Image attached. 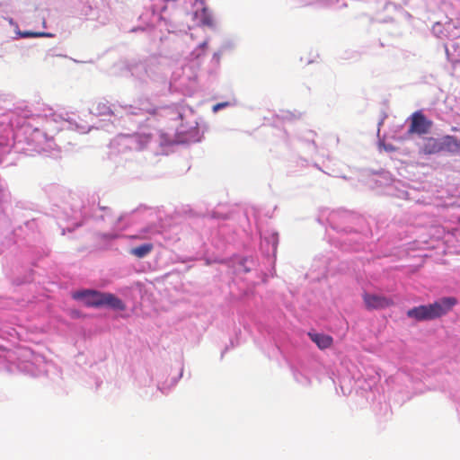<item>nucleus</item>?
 I'll return each instance as SVG.
<instances>
[{
  "label": "nucleus",
  "instance_id": "obj_1",
  "mask_svg": "<svg viewBox=\"0 0 460 460\" xmlns=\"http://www.w3.org/2000/svg\"><path fill=\"white\" fill-rule=\"evenodd\" d=\"M455 297H443L429 305H422L409 309L406 315L418 322L430 321L446 315L456 305Z\"/></svg>",
  "mask_w": 460,
  "mask_h": 460
},
{
  "label": "nucleus",
  "instance_id": "obj_2",
  "mask_svg": "<svg viewBox=\"0 0 460 460\" xmlns=\"http://www.w3.org/2000/svg\"><path fill=\"white\" fill-rule=\"evenodd\" d=\"M411 124L408 128V134L424 135L429 132L432 127V121L428 119L421 111H415L411 114Z\"/></svg>",
  "mask_w": 460,
  "mask_h": 460
},
{
  "label": "nucleus",
  "instance_id": "obj_3",
  "mask_svg": "<svg viewBox=\"0 0 460 460\" xmlns=\"http://www.w3.org/2000/svg\"><path fill=\"white\" fill-rule=\"evenodd\" d=\"M362 298L367 310H381L394 304L392 298L377 294L364 293Z\"/></svg>",
  "mask_w": 460,
  "mask_h": 460
},
{
  "label": "nucleus",
  "instance_id": "obj_4",
  "mask_svg": "<svg viewBox=\"0 0 460 460\" xmlns=\"http://www.w3.org/2000/svg\"><path fill=\"white\" fill-rule=\"evenodd\" d=\"M75 299L84 300L85 305L88 306H102V300L103 297V293L86 289L83 291L76 292L73 295Z\"/></svg>",
  "mask_w": 460,
  "mask_h": 460
},
{
  "label": "nucleus",
  "instance_id": "obj_5",
  "mask_svg": "<svg viewBox=\"0 0 460 460\" xmlns=\"http://www.w3.org/2000/svg\"><path fill=\"white\" fill-rule=\"evenodd\" d=\"M442 152L440 140L434 137H426L420 147V153L423 155H434Z\"/></svg>",
  "mask_w": 460,
  "mask_h": 460
},
{
  "label": "nucleus",
  "instance_id": "obj_6",
  "mask_svg": "<svg viewBox=\"0 0 460 460\" xmlns=\"http://www.w3.org/2000/svg\"><path fill=\"white\" fill-rule=\"evenodd\" d=\"M308 336L320 349L330 348L333 343L332 336L323 333L308 332Z\"/></svg>",
  "mask_w": 460,
  "mask_h": 460
},
{
  "label": "nucleus",
  "instance_id": "obj_7",
  "mask_svg": "<svg viewBox=\"0 0 460 460\" xmlns=\"http://www.w3.org/2000/svg\"><path fill=\"white\" fill-rule=\"evenodd\" d=\"M442 151L457 153L460 149V140L454 136H446L440 140Z\"/></svg>",
  "mask_w": 460,
  "mask_h": 460
},
{
  "label": "nucleus",
  "instance_id": "obj_8",
  "mask_svg": "<svg viewBox=\"0 0 460 460\" xmlns=\"http://www.w3.org/2000/svg\"><path fill=\"white\" fill-rule=\"evenodd\" d=\"M102 305H108L117 310H124L125 308L124 303L119 298H118L117 296L111 293H103Z\"/></svg>",
  "mask_w": 460,
  "mask_h": 460
},
{
  "label": "nucleus",
  "instance_id": "obj_9",
  "mask_svg": "<svg viewBox=\"0 0 460 460\" xmlns=\"http://www.w3.org/2000/svg\"><path fill=\"white\" fill-rule=\"evenodd\" d=\"M153 250V243H146L130 249L129 253L138 259H142L147 256Z\"/></svg>",
  "mask_w": 460,
  "mask_h": 460
},
{
  "label": "nucleus",
  "instance_id": "obj_10",
  "mask_svg": "<svg viewBox=\"0 0 460 460\" xmlns=\"http://www.w3.org/2000/svg\"><path fill=\"white\" fill-rule=\"evenodd\" d=\"M229 105V103L227 102H219V103H217L213 106L212 110L214 112H217L219 110L223 109V108H226Z\"/></svg>",
  "mask_w": 460,
  "mask_h": 460
},
{
  "label": "nucleus",
  "instance_id": "obj_11",
  "mask_svg": "<svg viewBox=\"0 0 460 460\" xmlns=\"http://www.w3.org/2000/svg\"><path fill=\"white\" fill-rule=\"evenodd\" d=\"M23 37H38V36H42L43 33H33V32H23L22 34Z\"/></svg>",
  "mask_w": 460,
  "mask_h": 460
},
{
  "label": "nucleus",
  "instance_id": "obj_12",
  "mask_svg": "<svg viewBox=\"0 0 460 460\" xmlns=\"http://www.w3.org/2000/svg\"><path fill=\"white\" fill-rule=\"evenodd\" d=\"M131 238L138 239L139 237H138V236H137V235H133V236H131Z\"/></svg>",
  "mask_w": 460,
  "mask_h": 460
}]
</instances>
